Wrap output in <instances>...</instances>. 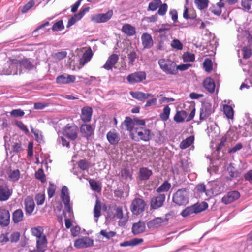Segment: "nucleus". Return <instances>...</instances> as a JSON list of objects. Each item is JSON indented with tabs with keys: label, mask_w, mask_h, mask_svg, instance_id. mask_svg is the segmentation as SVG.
<instances>
[{
	"label": "nucleus",
	"mask_w": 252,
	"mask_h": 252,
	"mask_svg": "<svg viewBox=\"0 0 252 252\" xmlns=\"http://www.w3.org/2000/svg\"><path fill=\"white\" fill-rule=\"evenodd\" d=\"M240 196V193L238 191H231L222 198L221 201L224 204H228L239 199Z\"/></svg>",
	"instance_id": "nucleus-10"
},
{
	"label": "nucleus",
	"mask_w": 252,
	"mask_h": 252,
	"mask_svg": "<svg viewBox=\"0 0 252 252\" xmlns=\"http://www.w3.org/2000/svg\"><path fill=\"white\" fill-rule=\"evenodd\" d=\"M35 177L42 183H44L46 181L45 175L42 169H39L36 172Z\"/></svg>",
	"instance_id": "nucleus-49"
},
{
	"label": "nucleus",
	"mask_w": 252,
	"mask_h": 252,
	"mask_svg": "<svg viewBox=\"0 0 252 252\" xmlns=\"http://www.w3.org/2000/svg\"><path fill=\"white\" fill-rule=\"evenodd\" d=\"M146 78V73L144 71H137L129 74L126 79L130 84H134L142 82Z\"/></svg>",
	"instance_id": "nucleus-6"
},
{
	"label": "nucleus",
	"mask_w": 252,
	"mask_h": 252,
	"mask_svg": "<svg viewBox=\"0 0 252 252\" xmlns=\"http://www.w3.org/2000/svg\"><path fill=\"white\" fill-rule=\"evenodd\" d=\"M121 176L124 179L131 178V173L129 169L125 168L121 170Z\"/></svg>",
	"instance_id": "nucleus-64"
},
{
	"label": "nucleus",
	"mask_w": 252,
	"mask_h": 252,
	"mask_svg": "<svg viewBox=\"0 0 252 252\" xmlns=\"http://www.w3.org/2000/svg\"><path fill=\"white\" fill-rule=\"evenodd\" d=\"M172 200L177 205H186L189 202L188 189L185 188L179 189L174 193Z\"/></svg>",
	"instance_id": "nucleus-2"
},
{
	"label": "nucleus",
	"mask_w": 252,
	"mask_h": 252,
	"mask_svg": "<svg viewBox=\"0 0 252 252\" xmlns=\"http://www.w3.org/2000/svg\"><path fill=\"white\" fill-rule=\"evenodd\" d=\"M100 234L107 239H110L115 236L116 232L112 231L107 232L106 230H101Z\"/></svg>",
	"instance_id": "nucleus-52"
},
{
	"label": "nucleus",
	"mask_w": 252,
	"mask_h": 252,
	"mask_svg": "<svg viewBox=\"0 0 252 252\" xmlns=\"http://www.w3.org/2000/svg\"><path fill=\"white\" fill-rule=\"evenodd\" d=\"M101 215V204L98 200L96 201L94 209V216L95 218L99 217Z\"/></svg>",
	"instance_id": "nucleus-47"
},
{
	"label": "nucleus",
	"mask_w": 252,
	"mask_h": 252,
	"mask_svg": "<svg viewBox=\"0 0 252 252\" xmlns=\"http://www.w3.org/2000/svg\"><path fill=\"white\" fill-rule=\"evenodd\" d=\"M227 170L229 173L231 179L237 176V171L234 167L233 163H230L228 165L227 168Z\"/></svg>",
	"instance_id": "nucleus-44"
},
{
	"label": "nucleus",
	"mask_w": 252,
	"mask_h": 252,
	"mask_svg": "<svg viewBox=\"0 0 252 252\" xmlns=\"http://www.w3.org/2000/svg\"><path fill=\"white\" fill-rule=\"evenodd\" d=\"M31 132L33 133L35 137L36 140L41 143L43 141V136L41 131L38 129H34L32 126H31Z\"/></svg>",
	"instance_id": "nucleus-40"
},
{
	"label": "nucleus",
	"mask_w": 252,
	"mask_h": 252,
	"mask_svg": "<svg viewBox=\"0 0 252 252\" xmlns=\"http://www.w3.org/2000/svg\"><path fill=\"white\" fill-rule=\"evenodd\" d=\"M106 138L109 143L112 145H116L120 140V137L116 130L112 129L106 134Z\"/></svg>",
	"instance_id": "nucleus-14"
},
{
	"label": "nucleus",
	"mask_w": 252,
	"mask_h": 252,
	"mask_svg": "<svg viewBox=\"0 0 252 252\" xmlns=\"http://www.w3.org/2000/svg\"><path fill=\"white\" fill-rule=\"evenodd\" d=\"M193 206L195 214H197L206 210L208 208V205L206 202H202L201 203H197L193 205Z\"/></svg>",
	"instance_id": "nucleus-30"
},
{
	"label": "nucleus",
	"mask_w": 252,
	"mask_h": 252,
	"mask_svg": "<svg viewBox=\"0 0 252 252\" xmlns=\"http://www.w3.org/2000/svg\"><path fill=\"white\" fill-rule=\"evenodd\" d=\"M24 220V213L22 209L15 210L12 214V220L14 224H18Z\"/></svg>",
	"instance_id": "nucleus-23"
},
{
	"label": "nucleus",
	"mask_w": 252,
	"mask_h": 252,
	"mask_svg": "<svg viewBox=\"0 0 252 252\" xmlns=\"http://www.w3.org/2000/svg\"><path fill=\"white\" fill-rule=\"evenodd\" d=\"M171 186V184L167 181H165L157 189L156 191L158 193L166 192L169 190Z\"/></svg>",
	"instance_id": "nucleus-36"
},
{
	"label": "nucleus",
	"mask_w": 252,
	"mask_h": 252,
	"mask_svg": "<svg viewBox=\"0 0 252 252\" xmlns=\"http://www.w3.org/2000/svg\"><path fill=\"white\" fill-rule=\"evenodd\" d=\"M45 194L43 193L37 194L35 196V200L37 205H42L45 201Z\"/></svg>",
	"instance_id": "nucleus-51"
},
{
	"label": "nucleus",
	"mask_w": 252,
	"mask_h": 252,
	"mask_svg": "<svg viewBox=\"0 0 252 252\" xmlns=\"http://www.w3.org/2000/svg\"><path fill=\"white\" fill-rule=\"evenodd\" d=\"M211 105L209 103L204 104L200 112V120H203L208 118L211 114Z\"/></svg>",
	"instance_id": "nucleus-18"
},
{
	"label": "nucleus",
	"mask_w": 252,
	"mask_h": 252,
	"mask_svg": "<svg viewBox=\"0 0 252 252\" xmlns=\"http://www.w3.org/2000/svg\"><path fill=\"white\" fill-rule=\"evenodd\" d=\"M11 194L6 182L0 179V201H6L8 199Z\"/></svg>",
	"instance_id": "nucleus-8"
},
{
	"label": "nucleus",
	"mask_w": 252,
	"mask_h": 252,
	"mask_svg": "<svg viewBox=\"0 0 252 252\" xmlns=\"http://www.w3.org/2000/svg\"><path fill=\"white\" fill-rule=\"evenodd\" d=\"M20 175L19 170L18 169L14 170L13 171H11L9 173L8 178L12 181H16L19 179Z\"/></svg>",
	"instance_id": "nucleus-46"
},
{
	"label": "nucleus",
	"mask_w": 252,
	"mask_h": 252,
	"mask_svg": "<svg viewBox=\"0 0 252 252\" xmlns=\"http://www.w3.org/2000/svg\"><path fill=\"white\" fill-rule=\"evenodd\" d=\"M80 19L81 18H79V17L77 14H75L73 16H72L71 18H70L68 20L66 27L67 28L71 27V26L74 25L77 21Z\"/></svg>",
	"instance_id": "nucleus-57"
},
{
	"label": "nucleus",
	"mask_w": 252,
	"mask_h": 252,
	"mask_svg": "<svg viewBox=\"0 0 252 252\" xmlns=\"http://www.w3.org/2000/svg\"><path fill=\"white\" fill-rule=\"evenodd\" d=\"M119 59L117 54H113L110 56L106 61L103 67L106 70H110L115 65Z\"/></svg>",
	"instance_id": "nucleus-19"
},
{
	"label": "nucleus",
	"mask_w": 252,
	"mask_h": 252,
	"mask_svg": "<svg viewBox=\"0 0 252 252\" xmlns=\"http://www.w3.org/2000/svg\"><path fill=\"white\" fill-rule=\"evenodd\" d=\"M75 76L72 75L63 74L58 76L56 78V82L58 84H69L75 81Z\"/></svg>",
	"instance_id": "nucleus-16"
},
{
	"label": "nucleus",
	"mask_w": 252,
	"mask_h": 252,
	"mask_svg": "<svg viewBox=\"0 0 252 252\" xmlns=\"http://www.w3.org/2000/svg\"><path fill=\"white\" fill-rule=\"evenodd\" d=\"M183 59L185 62H191L195 60V55L190 53H186L183 55Z\"/></svg>",
	"instance_id": "nucleus-56"
},
{
	"label": "nucleus",
	"mask_w": 252,
	"mask_h": 252,
	"mask_svg": "<svg viewBox=\"0 0 252 252\" xmlns=\"http://www.w3.org/2000/svg\"><path fill=\"white\" fill-rule=\"evenodd\" d=\"M128 63L133 65L134 64V63L135 61L136 58H138L136 53L134 51H132L130 52L128 55Z\"/></svg>",
	"instance_id": "nucleus-50"
},
{
	"label": "nucleus",
	"mask_w": 252,
	"mask_h": 252,
	"mask_svg": "<svg viewBox=\"0 0 252 252\" xmlns=\"http://www.w3.org/2000/svg\"><path fill=\"white\" fill-rule=\"evenodd\" d=\"M94 130L90 125L83 124L80 127L81 133L87 138H88L94 134Z\"/></svg>",
	"instance_id": "nucleus-25"
},
{
	"label": "nucleus",
	"mask_w": 252,
	"mask_h": 252,
	"mask_svg": "<svg viewBox=\"0 0 252 252\" xmlns=\"http://www.w3.org/2000/svg\"><path fill=\"white\" fill-rule=\"evenodd\" d=\"M245 119L246 120L245 126H248L247 128L245 127L246 130L252 133V122L249 113H245Z\"/></svg>",
	"instance_id": "nucleus-43"
},
{
	"label": "nucleus",
	"mask_w": 252,
	"mask_h": 252,
	"mask_svg": "<svg viewBox=\"0 0 252 252\" xmlns=\"http://www.w3.org/2000/svg\"><path fill=\"white\" fill-rule=\"evenodd\" d=\"M56 186L52 183H50L47 189L48 196L49 198H52L55 194Z\"/></svg>",
	"instance_id": "nucleus-53"
},
{
	"label": "nucleus",
	"mask_w": 252,
	"mask_h": 252,
	"mask_svg": "<svg viewBox=\"0 0 252 252\" xmlns=\"http://www.w3.org/2000/svg\"><path fill=\"white\" fill-rule=\"evenodd\" d=\"M47 240L45 235L41 237L36 239V247L40 248L42 249H45L47 247Z\"/></svg>",
	"instance_id": "nucleus-32"
},
{
	"label": "nucleus",
	"mask_w": 252,
	"mask_h": 252,
	"mask_svg": "<svg viewBox=\"0 0 252 252\" xmlns=\"http://www.w3.org/2000/svg\"><path fill=\"white\" fill-rule=\"evenodd\" d=\"M195 189L196 190L200 193L205 192L207 195H208V191L206 189L205 185L203 184H198L196 186Z\"/></svg>",
	"instance_id": "nucleus-62"
},
{
	"label": "nucleus",
	"mask_w": 252,
	"mask_h": 252,
	"mask_svg": "<svg viewBox=\"0 0 252 252\" xmlns=\"http://www.w3.org/2000/svg\"><path fill=\"white\" fill-rule=\"evenodd\" d=\"M131 139L135 141L140 140L149 141L151 139V131L149 129L143 128H135L133 132L130 133Z\"/></svg>",
	"instance_id": "nucleus-3"
},
{
	"label": "nucleus",
	"mask_w": 252,
	"mask_h": 252,
	"mask_svg": "<svg viewBox=\"0 0 252 252\" xmlns=\"http://www.w3.org/2000/svg\"><path fill=\"white\" fill-rule=\"evenodd\" d=\"M145 228V223L139 220L138 222L133 224L132 232L134 235H138L144 232Z\"/></svg>",
	"instance_id": "nucleus-21"
},
{
	"label": "nucleus",
	"mask_w": 252,
	"mask_h": 252,
	"mask_svg": "<svg viewBox=\"0 0 252 252\" xmlns=\"http://www.w3.org/2000/svg\"><path fill=\"white\" fill-rule=\"evenodd\" d=\"M193 213L195 214V212L193 205H192L191 206L187 207L186 209L183 210L181 213V215L183 217H186Z\"/></svg>",
	"instance_id": "nucleus-45"
},
{
	"label": "nucleus",
	"mask_w": 252,
	"mask_h": 252,
	"mask_svg": "<svg viewBox=\"0 0 252 252\" xmlns=\"http://www.w3.org/2000/svg\"><path fill=\"white\" fill-rule=\"evenodd\" d=\"M134 121L129 117H126L125 120L121 125L122 128H124L123 126H125V129L130 132V133L133 132L134 131Z\"/></svg>",
	"instance_id": "nucleus-22"
},
{
	"label": "nucleus",
	"mask_w": 252,
	"mask_h": 252,
	"mask_svg": "<svg viewBox=\"0 0 252 252\" xmlns=\"http://www.w3.org/2000/svg\"><path fill=\"white\" fill-rule=\"evenodd\" d=\"M159 8L158 11V14L160 16H164L168 9V6L166 3L160 4V5L158 6Z\"/></svg>",
	"instance_id": "nucleus-55"
},
{
	"label": "nucleus",
	"mask_w": 252,
	"mask_h": 252,
	"mask_svg": "<svg viewBox=\"0 0 252 252\" xmlns=\"http://www.w3.org/2000/svg\"><path fill=\"white\" fill-rule=\"evenodd\" d=\"M160 68L167 75H177L176 63L174 62L164 58L160 59L158 61Z\"/></svg>",
	"instance_id": "nucleus-1"
},
{
	"label": "nucleus",
	"mask_w": 252,
	"mask_h": 252,
	"mask_svg": "<svg viewBox=\"0 0 252 252\" xmlns=\"http://www.w3.org/2000/svg\"><path fill=\"white\" fill-rule=\"evenodd\" d=\"M171 28V25L170 24L168 23L163 24L161 25L160 28L155 29L154 31L156 33H162L165 31L170 30Z\"/></svg>",
	"instance_id": "nucleus-41"
},
{
	"label": "nucleus",
	"mask_w": 252,
	"mask_h": 252,
	"mask_svg": "<svg viewBox=\"0 0 252 252\" xmlns=\"http://www.w3.org/2000/svg\"><path fill=\"white\" fill-rule=\"evenodd\" d=\"M32 234L33 236H35L36 239L42 237L45 235L43 234V228L41 226L32 228L31 230Z\"/></svg>",
	"instance_id": "nucleus-33"
},
{
	"label": "nucleus",
	"mask_w": 252,
	"mask_h": 252,
	"mask_svg": "<svg viewBox=\"0 0 252 252\" xmlns=\"http://www.w3.org/2000/svg\"><path fill=\"white\" fill-rule=\"evenodd\" d=\"M15 125L21 130L23 131L25 134L29 133V130L27 128L26 126L24 125L21 121H16Z\"/></svg>",
	"instance_id": "nucleus-60"
},
{
	"label": "nucleus",
	"mask_w": 252,
	"mask_h": 252,
	"mask_svg": "<svg viewBox=\"0 0 252 252\" xmlns=\"http://www.w3.org/2000/svg\"><path fill=\"white\" fill-rule=\"evenodd\" d=\"M152 171L147 167H142L139 170V177L140 180H148L152 175Z\"/></svg>",
	"instance_id": "nucleus-24"
},
{
	"label": "nucleus",
	"mask_w": 252,
	"mask_h": 252,
	"mask_svg": "<svg viewBox=\"0 0 252 252\" xmlns=\"http://www.w3.org/2000/svg\"><path fill=\"white\" fill-rule=\"evenodd\" d=\"M94 241L88 237H84L76 239L74 242V246L77 249L88 248L93 246Z\"/></svg>",
	"instance_id": "nucleus-7"
},
{
	"label": "nucleus",
	"mask_w": 252,
	"mask_h": 252,
	"mask_svg": "<svg viewBox=\"0 0 252 252\" xmlns=\"http://www.w3.org/2000/svg\"><path fill=\"white\" fill-rule=\"evenodd\" d=\"M223 112L228 119H233L234 111L231 106L228 105H224L223 106Z\"/></svg>",
	"instance_id": "nucleus-37"
},
{
	"label": "nucleus",
	"mask_w": 252,
	"mask_h": 252,
	"mask_svg": "<svg viewBox=\"0 0 252 252\" xmlns=\"http://www.w3.org/2000/svg\"><path fill=\"white\" fill-rule=\"evenodd\" d=\"M208 0H195L194 4L199 10H203L208 6Z\"/></svg>",
	"instance_id": "nucleus-34"
},
{
	"label": "nucleus",
	"mask_w": 252,
	"mask_h": 252,
	"mask_svg": "<svg viewBox=\"0 0 252 252\" xmlns=\"http://www.w3.org/2000/svg\"><path fill=\"white\" fill-rule=\"evenodd\" d=\"M78 167L83 170L89 169L90 166L89 163L85 160H81L78 162Z\"/></svg>",
	"instance_id": "nucleus-58"
},
{
	"label": "nucleus",
	"mask_w": 252,
	"mask_h": 252,
	"mask_svg": "<svg viewBox=\"0 0 252 252\" xmlns=\"http://www.w3.org/2000/svg\"><path fill=\"white\" fill-rule=\"evenodd\" d=\"M170 113V108L168 105L165 106L162 112L160 115V118L163 121H166L169 119V115Z\"/></svg>",
	"instance_id": "nucleus-38"
},
{
	"label": "nucleus",
	"mask_w": 252,
	"mask_h": 252,
	"mask_svg": "<svg viewBox=\"0 0 252 252\" xmlns=\"http://www.w3.org/2000/svg\"><path fill=\"white\" fill-rule=\"evenodd\" d=\"M187 116V113L184 110L177 111L174 117V120L177 123H181L184 121Z\"/></svg>",
	"instance_id": "nucleus-31"
},
{
	"label": "nucleus",
	"mask_w": 252,
	"mask_h": 252,
	"mask_svg": "<svg viewBox=\"0 0 252 252\" xmlns=\"http://www.w3.org/2000/svg\"><path fill=\"white\" fill-rule=\"evenodd\" d=\"M203 66L207 72H210L212 69V61L208 58L206 59L203 62Z\"/></svg>",
	"instance_id": "nucleus-54"
},
{
	"label": "nucleus",
	"mask_w": 252,
	"mask_h": 252,
	"mask_svg": "<svg viewBox=\"0 0 252 252\" xmlns=\"http://www.w3.org/2000/svg\"><path fill=\"white\" fill-rule=\"evenodd\" d=\"M165 199V195L164 194H160L158 196L152 198L150 206L152 209H157L161 207Z\"/></svg>",
	"instance_id": "nucleus-12"
},
{
	"label": "nucleus",
	"mask_w": 252,
	"mask_h": 252,
	"mask_svg": "<svg viewBox=\"0 0 252 252\" xmlns=\"http://www.w3.org/2000/svg\"><path fill=\"white\" fill-rule=\"evenodd\" d=\"M24 112L21 109H14L10 112V115L14 117H21L24 115Z\"/></svg>",
	"instance_id": "nucleus-59"
},
{
	"label": "nucleus",
	"mask_w": 252,
	"mask_h": 252,
	"mask_svg": "<svg viewBox=\"0 0 252 252\" xmlns=\"http://www.w3.org/2000/svg\"><path fill=\"white\" fill-rule=\"evenodd\" d=\"M141 41L144 49H150L154 45V41L152 36L147 32L142 34Z\"/></svg>",
	"instance_id": "nucleus-15"
},
{
	"label": "nucleus",
	"mask_w": 252,
	"mask_h": 252,
	"mask_svg": "<svg viewBox=\"0 0 252 252\" xmlns=\"http://www.w3.org/2000/svg\"><path fill=\"white\" fill-rule=\"evenodd\" d=\"M161 3L160 0H154L149 3L148 11H155L158 7L159 4Z\"/></svg>",
	"instance_id": "nucleus-39"
},
{
	"label": "nucleus",
	"mask_w": 252,
	"mask_h": 252,
	"mask_svg": "<svg viewBox=\"0 0 252 252\" xmlns=\"http://www.w3.org/2000/svg\"><path fill=\"white\" fill-rule=\"evenodd\" d=\"M203 86L210 93L214 92L216 87L214 80L210 77H207L204 80Z\"/></svg>",
	"instance_id": "nucleus-26"
},
{
	"label": "nucleus",
	"mask_w": 252,
	"mask_h": 252,
	"mask_svg": "<svg viewBox=\"0 0 252 252\" xmlns=\"http://www.w3.org/2000/svg\"><path fill=\"white\" fill-rule=\"evenodd\" d=\"M20 234L18 232H15L12 233L10 236L9 240L12 243H15L19 241Z\"/></svg>",
	"instance_id": "nucleus-63"
},
{
	"label": "nucleus",
	"mask_w": 252,
	"mask_h": 252,
	"mask_svg": "<svg viewBox=\"0 0 252 252\" xmlns=\"http://www.w3.org/2000/svg\"><path fill=\"white\" fill-rule=\"evenodd\" d=\"M163 219L161 217H157L147 222V226L149 228H157L160 226L162 222Z\"/></svg>",
	"instance_id": "nucleus-28"
},
{
	"label": "nucleus",
	"mask_w": 252,
	"mask_h": 252,
	"mask_svg": "<svg viewBox=\"0 0 252 252\" xmlns=\"http://www.w3.org/2000/svg\"><path fill=\"white\" fill-rule=\"evenodd\" d=\"M78 128L74 124H67L63 129V134L64 136L71 140H75L78 137Z\"/></svg>",
	"instance_id": "nucleus-5"
},
{
	"label": "nucleus",
	"mask_w": 252,
	"mask_h": 252,
	"mask_svg": "<svg viewBox=\"0 0 252 252\" xmlns=\"http://www.w3.org/2000/svg\"><path fill=\"white\" fill-rule=\"evenodd\" d=\"M122 31L129 36H133L136 33L135 28L129 24L124 25L122 28Z\"/></svg>",
	"instance_id": "nucleus-27"
},
{
	"label": "nucleus",
	"mask_w": 252,
	"mask_h": 252,
	"mask_svg": "<svg viewBox=\"0 0 252 252\" xmlns=\"http://www.w3.org/2000/svg\"><path fill=\"white\" fill-rule=\"evenodd\" d=\"M93 109L91 107H84L81 109V119L84 122H90L91 120Z\"/></svg>",
	"instance_id": "nucleus-17"
},
{
	"label": "nucleus",
	"mask_w": 252,
	"mask_h": 252,
	"mask_svg": "<svg viewBox=\"0 0 252 252\" xmlns=\"http://www.w3.org/2000/svg\"><path fill=\"white\" fill-rule=\"evenodd\" d=\"M194 140V138L193 136H190L188 138H187L186 139L183 140L180 144V148L181 149H185L189 147L191 144L193 142Z\"/></svg>",
	"instance_id": "nucleus-29"
},
{
	"label": "nucleus",
	"mask_w": 252,
	"mask_h": 252,
	"mask_svg": "<svg viewBox=\"0 0 252 252\" xmlns=\"http://www.w3.org/2000/svg\"><path fill=\"white\" fill-rule=\"evenodd\" d=\"M24 206L26 214L32 215L35 208L33 199L30 196H27L24 200Z\"/></svg>",
	"instance_id": "nucleus-13"
},
{
	"label": "nucleus",
	"mask_w": 252,
	"mask_h": 252,
	"mask_svg": "<svg viewBox=\"0 0 252 252\" xmlns=\"http://www.w3.org/2000/svg\"><path fill=\"white\" fill-rule=\"evenodd\" d=\"M113 15L112 10L108 11L106 13L98 14L92 17V20L96 23H104L108 21L111 19Z\"/></svg>",
	"instance_id": "nucleus-11"
},
{
	"label": "nucleus",
	"mask_w": 252,
	"mask_h": 252,
	"mask_svg": "<svg viewBox=\"0 0 252 252\" xmlns=\"http://www.w3.org/2000/svg\"><path fill=\"white\" fill-rule=\"evenodd\" d=\"M132 97L141 101H144L150 97H153V94L151 93H145L142 92H130Z\"/></svg>",
	"instance_id": "nucleus-20"
},
{
	"label": "nucleus",
	"mask_w": 252,
	"mask_h": 252,
	"mask_svg": "<svg viewBox=\"0 0 252 252\" xmlns=\"http://www.w3.org/2000/svg\"><path fill=\"white\" fill-rule=\"evenodd\" d=\"M64 27L62 20H59L56 22L52 26V30L53 31H61L64 29Z\"/></svg>",
	"instance_id": "nucleus-48"
},
{
	"label": "nucleus",
	"mask_w": 252,
	"mask_h": 252,
	"mask_svg": "<svg viewBox=\"0 0 252 252\" xmlns=\"http://www.w3.org/2000/svg\"><path fill=\"white\" fill-rule=\"evenodd\" d=\"M91 189L97 192L101 191V188L98 183L95 180L90 179L89 181Z\"/></svg>",
	"instance_id": "nucleus-42"
},
{
	"label": "nucleus",
	"mask_w": 252,
	"mask_h": 252,
	"mask_svg": "<svg viewBox=\"0 0 252 252\" xmlns=\"http://www.w3.org/2000/svg\"><path fill=\"white\" fill-rule=\"evenodd\" d=\"M57 141L58 143H61L63 146L68 148H70L69 142L67 141L63 137H59Z\"/></svg>",
	"instance_id": "nucleus-61"
},
{
	"label": "nucleus",
	"mask_w": 252,
	"mask_h": 252,
	"mask_svg": "<svg viewBox=\"0 0 252 252\" xmlns=\"http://www.w3.org/2000/svg\"><path fill=\"white\" fill-rule=\"evenodd\" d=\"M20 65L28 70H31L33 67L32 63L28 59L22 60L20 62Z\"/></svg>",
	"instance_id": "nucleus-35"
},
{
	"label": "nucleus",
	"mask_w": 252,
	"mask_h": 252,
	"mask_svg": "<svg viewBox=\"0 0 252 252\" xmlns=\"http://www.w3.org/2000/svg\"><path fill=\"white\" fill-rule=\"evenodd\" d=\"M10 221V214L6 209H0V225L1 227L7 226Z\"/></svg>",
	"instance_id": "nucleus-9"
},
{
	"label": "nucleus",
	"mask_w": 252,
	"mask_h": 252,
	"mask_svg": "<svg viewBox=\"0 0 252 252\" xmlns=\"http://www.w3.org/2000/svg\"><path fill=\"white\" fill-rule=\"evenodd\" d=\"M146 204L145 201L141 198H136L131 202L130 210L134 215H139L145 210Z\"/></svg>",
	"instance_id": "nucleus-4"
}]
</instances>
